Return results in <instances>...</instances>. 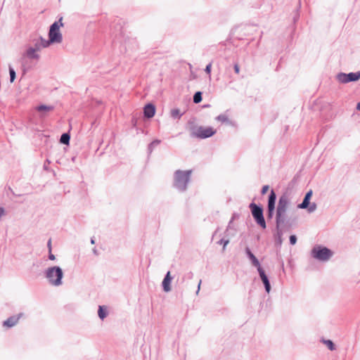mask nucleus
<instances>
[{"instance_id":"1","label":"nucleus","mask_w":360,"mask_h":360,"mask_svg":"<svg viewBox=\"0 0 360 360\" xmlns=\"http://www.w3.org/2000/svg\"><path fill=\"white\" fill-rule=\"evenodd\" d=\"M192 174L191 169H177L174 174L173 186L179 192H184L187 190L188 184L191 180Z\"/></svg>"},{"instance_id":"2","label":"nucleus","mask_w":360,"mask_h":360,"mask_svg":"<svg viewBox=\"0 0 360 360\" xmlns=\"http://www.w3.org/2000/svg\"><path fill=\"white\" fill-rule=\"evenodd\" d=\"M45 277L50 284L59 286L62 284L64 274L63 269L58 266L49 267L44 272Z\"/></svg>"},{"instance_id":"3","label":"nucleus","mask_w":360,"mask_h":360,"mask_svg":"<svg viewBox=\"0 0 360 360\" xmlns=\"http://www.w3.org/2000/svg\"><path fill=\"white\" fill-rule=\"evenodd\" d=\"M276 214L275 229L283 231H290L296 224V219L288 217L286 213H281L280 217Z\"/></svg>"},{"instance_id":"4","label":"nucleus","mask_w":360,"mask_h":360,"mask_svg":"<svg viewBox=\"0 0 360 360\" xmlns=\"http://www.w3.org/2000/svg\"><path fill=\"white\" fill-rule=\"evenodd\" d=\"M191 136L199 139H205L214 136L217 131L212 127L193 125L190 127Z\"/></svg>"},{"instance_id":"5","label":"nucleus","mask_w":360,"mask_h":360,"mask_svg":"<svg viewBox=\"0 0 360 360\" xmlns=\"http://www.w3.org/2000/svg\"><path fill=\"white\" fill-rule=\"evenodd\" d=\"M249 208L256 224L262 229H265L266 228V223L264 216V208L262 205L252 202L249 205Z\"/></svg>"},{"instance_id":"6","label":"nucleus","mask_w":360,"mask_h":360,"mask_svg":"<svg viewBox=\"0 0 360 360\" xmlns=\"http://www.w3.org/2000/svg\"><path fill=\"white\" fill-rule=\"evenodd\" d=\"M311 255L319 262H327L333 255V252L326 246L316 245L311 250Z\"/></svg>"},{"instance_id":"7","label":"nucleus","mask_w":360,"mask_h":360,"mask_svg":"<svg viewBox=\"0 0 360 360\" xmlns=\"http://www.w3.org/2000/svg\"><path fill=\"white\" fill-rule=\"evenodd\" d=\"M290 204V193L288 190L283 193L279 197L278 205L276 209V214L280 217L281 213H286V211Z\"/></svg>"},{"instance_id":"8","label":"nucleus","mask_w":360,"mask_h":360,"mask_svg":"<svg viewBox=\"0 0 360 360\" xmlns=\"http://www.w3.org/2000/svg\"><path fill=\"white\" fill-rule=\"evenodd\" d=\"M337 80L341 84L356 82L360 79V70L355 72H339L336 75Z\"/></svg>"},{"instance_id":"9","label":"nucleus","mask_w":360,"mask_h":360,"mask_svg":"<svg viewBox=\"0 0 360 360\" xmlns=\"http://www.w3.org/2000/svg\"><path fill=\"white\" fill-rule=\"evenodd\" d=\"M48 37L55 43L60 44L63 41V34L60 30V25L52 23L49 30Z\"/></svg>"},{"instance_id":"10","label":"nucleus","mask_w":360,"mask_h":360,"mask_svg":"<svg viewBox=\"0 0 360 360\" xmlns=\"http://www.w3.org/2000/svg\"><path fill=\"white\" fill-rule=\"evenodd\" d=\"M26 58L30 60H38L40 58V56L37 53L36 51H34V49H32V46H29L26 49V51L22 53V56L21 57L22 71L24 74L26 72V68L23 61Z\"/></svg>"},{"instance_id":"11","label":"nucleus","mask_w":360,"mask_h":360,"mask_svg":"<svg viewBox=\"0 0 360 360\" xmlns=\"http://www.w3.org/2000/svg\"><path fill=\"white\" fill-rule=\"evenodd\" d=\"M257 271H258L259 278L264 285L265 291L267 293H269L271 290V283H270L269 276H267V274H266V272L263 268L257 270Z\"/></svg>"},{"instance_id":"12","label":"nucleus","mask_w":360,"mask_h":360,"mask_svg":"<svg viewBox=\"0 0 360 360\" xmlns=\"http://www.w3.org/2000/svg\"><path fill=\"white\" fill-rule=\"evenodd\" d=\"M245 252L247 257L249 259V260L250 261L252 266L256 267L257 270L262 268L259 259L252 253V252L251 251L250 248L248 246L245 247Z\"/></svg>"},{"instance_id":"13","label":"nucleus","mask_w":360,"mask_h":360,"mask_svg":"<svg viewBox=\"0 0 360 360\" xmlns=\"http://www.w3.org/2000/svg\"><path fill=\"white\" fill-rule=\"evenodd\" d=\"M143 111L144 117L150 119L155 115L156 107L153 103H148L144 105Z\"/></svg>"},{"instance_id":"14","label":"nucleus","mask_w":360,"mask_h":360,"mask_svg":"<svg viewBox=\"0 0 360 360\" xmlns=\"http://www.w3.org/2000/svg\"><path fill=\"white\" fill-rule=\"evenodd\" d=\"M172 280L173 276H172L170 271H168L162 281V288L164 292H169L172 290L171 283Z\"/></svg>"},{"instance_id":"15","label":"nucleus","mask_w":360,"mask_h":360,"mask_svg":"<svg viewBox=\"0 0 360 360\" xmlns=\"http://www.w3.org/2000/svg\"><path fill=\"white\" fill-rule=\"evenodd\" d=\"M23 316V313H19L17 315H13L10 317H8L6 320L4 321L3 322V326L6 328H12L13 326H15L19 319Z\"/></svg>"},{"instance_id":"16","label":"nucleus","mask_w":360,"mask_h":360,"mask_svg":"<svg viewBox=\"0 0 360 360\" xmlns=\"http://www.w3.org/2000/svg\"><path fill=\"white\" fill-rule=\"evenodd\" d=\"M285 231L280 229L274 230L273 233V238L274 241V245L277 248H280L283 243V236Z\"/></svg>"},{"instance_id":"17","label":"nucleus","mask_w":360,"mask_h":360,"mask_svg":"<svg viewBox=\"0 0 360 360\" xmlns=\"http://www.w3.org/2000/svg\"><path fill=\"white\" fill-rule=\"evenodd\" d=\"M53 105H47L46 104H39L35 107V110L41 113L40 117L46 116V113L49 111H52L54 110Z\"/></svg>"},{"instance_id":"18","label":"nucleus","mask_w":360,"mask_h":360,"mask_svg":"<svg viewBox=\"0 0 360 360\" xmlns=\"http://www.w3.org/2000/svg\"><path fill=\"white\" fill-rule=\"evenodd\" d=\"M312 195L313 191L312 190L310 189L305 193L302 202L297 205V207L299 209H306L309 205L310 200L312 197Z\"/></svg>"},{"instance_id":"19","label":"nucleus","mask_w":360,"mask_h":360,"mask_svg":"<svg viewBox=\"0 0 360 360\" xmlns=\"http://www.w3.org/2000/svg\"><path fill=\"white\" fill-rule=\"evenodd\" d=\"M276 193L274 189H271L268 196L267 207L276 208Z\"/></svg>"},{"instance_id":"20","label":"nucleus","mask_w":360,"mask_h":360,"mask_svg":"<svg viewBox=\"0 0 360 360\" xmlns=\"http://www.w3.org/2000/svg\"><path fill=\"white\" fill-rule=\"evenodd\" d=\"M108 315V310L106 306L100 305L98 309V316L101 320L103 321Z\"/></svg>"},{"instance_id":"21","label":"nucleus","mask_w":360,"mask_h":360,"mask_svg":"<svg viewBox=\"0 0 360 360\" xmlns=\"http://www.w3.org/2000/svg\"><path fill=\"white\" fill-rule=\"evenodd\" d=\"M160 143H161V140L158 139H155L152 142H150L148 145V148H147L148 155H150L153 153L154 148L155 147H157L158 146H159L160 144Z\"/></svg>"},{"instance_id":"22","label":"nucleus","mask_w":360,"mask_h":360,"mask_svg":"<svg viewBox=\"0 0 360 360\" xmlns=\"http://www.w3.org/2000/svg\"><path fill=\"white\" fill-rule=\"evenodd\" d=\"M70 141V133L69 131L63 133L59 142L63 145L69 146Z\"/></svg>"},{"instance_id":"23","label":"nucleus","mask_w":360,"mask_h":360,"mask_svg":"<svg viewBox=\"0 0 360 360\" xmlns=\"http://www.w3.org/2000/svg\"><path fill=\"white\" fill-rule=\"evenodd\" d=\"M39 43H40V46L42 47V48H48L49 47L51 44H55L49 37L48 39H44L43 37L40 36L39 37Z\"/></svg>"},{"instance_id":"24","label":"nucleus","mask_w":360,"mask_h":360,"mask_svg":"<svg viewBox=\"0 0 360 360\" xmlns=\"http://www.w3.org/2000/svg\"><path fill=\"white\" fill-rule=\"evenodd\" d=\"M202 100V92L200 91H196L193 96V101L195 104L200 103Z\"/></svg>"},{"instance_id":"25","label":"nucleus","mask_w":360,"mask_h":360,"mask_svg":"<svg viewBox=\"0 0 360 360\" xmlns=\"http://www.w3.org/2000/svg\"><path fill=\"white\" fill-rule=\"evenodd\" d=\"M171 117L176 120V119H180L181 117L183 115V113L180 112V110L178 108H174L171 110Z\"/></svg>"},{"instance_id":"26","label":"nucleus","mask_w":360,"mask_h":360,"mask_svg":"<svg viewBox=\"0 0 360 360\" xmlns=\"http://www.w3.org/2000/svg\"><path fill=\"white\" fill-rule=\"evenodd\" d=\"M322 342L326 345L329 350L334 351L336 349V346L331 340H323Z\"/></svg>"},{"instance_id":"27","label":"nucleus","mask_w":360,"mask_h":360,"mask_svg":"<svg viewBox=\"0 0 360 360\" xmlns=\"http://www.w3.org/2000/svg\"><path fill=\"white\" fill-rule=\"evenodd\" d=\"M9 76H10V82L12 83L15 81L16 78V72L14 68L9 65L8 66Z\"/></svg>"},{"instance_id":"28","label":"nucleus","mask_w":360,"mask_h":360,"mask_svg":"<svg viewBox=\"0 0 360 360\" xmlns=\"http://www.w3.org/2000/svg\"><path fill=\"white\" fill-rule=\"evenodd\" d=\"M276 212V208L274 207H267L266 208V218L268 220H271L273 219L274 214Z\"/></svg>"},{"instance_id":"29","label":"nucleus","mask_w":360,"mask_h":360,"mask_svg":"<svg viewBox=\"0 0 360 360\" xmlns=\"http://www.w3.org/2000/svg\"><path fill=\"white\" fill-rule=\"evenodd\" d=\"M230 240L229 239H225V238H221L218 242L217 244L219 245H223L222 250L224 251L226 249V245L229 243Z\"/></svg>"},{"instance_id":"30","label":"nucleus","mask_w":360,"mask_h":360,"mask_svg":"<svg viewBox=\"0 0 360 360\" xmlns=\"http://www.w3.org/2000/svg\"><path fill=\"white\" fill-rule=\"evenodd\" d=\"M300 7V1H299V7L296 9L295 13L294 14V16L292 18L293 23L295 24L299 18H300V13H299V8Z\"/></svg>"},{"instance_id":"31","label":"nucleus","mask_w":360,"mask_h":360,"mask_svg":"<svg viewBox=\"0 0 360 360\" xmlns=\"http://www.w3.org/2000/svg\"><path fill=\"white\" fill-rule=\"evenodd\" d=\"M316 207L317 206L315 202H312V203L309 202V205L305 210H307V211L309 213H311L316 210Z\"/></svg>"},{"instance_id":"32","label":"nucleus","mask_w":360,"mask_h":360,"mask_svg":"<svg viewBox=\"0 0 360 360\" xmlns=\"http://www.w3.org/2000/svg\"><path fill=\"white\" fill-rule=\"evenodd\" d=\"M216 119L219 121H221L222 122H228L229 121V118L226 115H224V114H221L219 115H218Z\"/></svg>"},{"instance_id":"33","label":"nucleus","mask_w":360,"mask_h":360,"mask_svg":"<svg viewBox=\"0 0 360 360\" xmlns=\"http://www.w3.org/2000/svg\"><path fill=\"white\" fill-rule=\"evenodd\" d=\"M297 238L295 235L292 234V235L290 236L289 242L291 245H295L297 243Z\"/></svg>"},{"instance_id":"34","label":"nucleus","mask_w":360,"mask_h":360,"mask_svg":"<svg viewBox=\"0 0 360 360\" xmlns=\"http://www.w3.org/2000/svg\"><path fill=\"white\" fill-rule=\"evenodd\" d=\"M211 71H212V63H208L206 66H205V72L206 74L210 75H211Z\"/></svg>"},{"instance_id":"35","label":"nucleus","mask_w":360,"mask_h":360,"mask_svg":"<svg viewBox=\"0 0 360 360\" xmlns=\"http://www.w3.org/2000/svg\"><path fill=\"white\" fill-rule=\"evenodd\" d=\"M269 189V185H264L261 189V194L262 195H265L268 192Z\"/></svg>"},{"instance_id":"36","label":"nucleus","mask_w":360,"mask_h":360,"mask_svg":"<svg viewBox=\"0 0 360 360\" xmlns=\"http://www.w3.org/2000/svg\"><path fill=\"white\" fill-rule=\"evenodd\" d=\"M42 47L40 46V43L39 41H36L32 46V49H34L37 52L40 51Z\"/></svg>"},{"instance_id":"37","label":"nucleus","mask_w":360,"mask_h":360,"mask_svg":"<svg viewBox=\"0 0 360 360\" xmlns=\"http://www.w3.org/2000/svg\"><path fill=\"white\" fill-rule=\"evenodd\" d=\"M239 216H240V215H239V214L236 213V212H235V213H233V214H232V217H231V220L229 221V224H233V221L235 219H238V218H239Z\"/></svg>"},{"instance_id":"38","label":"nucleus","mask_w":360,"mask_h":360,"mask_svg":"<svg viewBox=\"0 0 360 360\" xmlns=\"http://www.w3.org/2000/svg\"><path fill=\"white\" fill-rule=\"evenodd\" d=\"M6 210L4 207H0V221L2 219V217L6 215Z\"/></svg>"},{"instance_id":"39","label":"nucleus","mask_w":360,"mask_h":360,"mask_svg":"<svg viewBox=\"0 0 360 360\" xmlns=\"http://www.w3.org/2000/svg\"><path fill=\"white\" fill-rule=\"evenodd\" d=\"M53 23H56L60 25V27H63L64 24L63 22V17H60L58 20H56Z\"/></svg>"},{"instance_id":"40","label":"nucleus","mask_w":360,"mask_h":360,"mask_svg":"<svg viewBox=\"0 0 360 360\" xmlns=\"http://www.w3.org/2000/svg\"><path fill=\"white\" fill-rule=\"evenodd\" d=\"M233 70H234V72L236 73V74H239L240 72V66L238 63H235L234 65H233Z\"/></svg>"},{"instance_id":"41","label":"nucleus","mask_w":360,"mask_h":360,"mask_svg":"<svg viewBox=\"0 0 360 360\" xmlns=\"http://www.w3.org/2000/svg\"><path fill=\"white\" fill-rule=\"evenodd\" d=\"M131 122L132 127L134 128H136V125H137V122H138L137 119L136 117H133L131 118Z\"/></svg>"},{"instance_id":"42","label":"nucleus","mask_w":360,"mask_h":360,"mask_svg":"<svg viewBox=\"0 0 360 360\" xmlns=\"http://www.w3.org/2000/svg\"><path fill=\"white\" fill-rule=\"evenodd\" d=\"M49 259L50 260H55L56 259V256L52 253V250H50V251H49Z\"/></svg>"},{"instance_id":"43","label":"nucleus","mask_w":360,"mask_h":360,"mask_svg":"<svg viewBox=\"0 0 360 360\" xmlns=\"http://www.w3.org/2000/svg\"><path fill=\"white\" fill-rule=\"evenodd\" d=\"M47 248L49 249V251L52 250V246H51V239L50 238L47 242Z\"/></svg>"},{"instance_id":"44","label":"nucleus","mask_w":360,"mask_h":360,"mask_svg":"<svg viewBox=\"0 0 360 360\" xmlns=\"http://www.w3.org/2000/svg\"><path fill=\"white\" fill-rule=\"evenodd\" d=\"M8 189L10 190L11 193L14 195V196H21V194H15L13 191L12 190V188L11 187L8 188Z\"/></svg>"},{"instance_id":"45","label":"nucleus","mask_w":360,"mask_h":360,"mask_svg":"<svg viewBox=\"0 0 360 360\" xmlns=\"http://www.w3.org/2000/svg\"><path fill=\"white\" fill-rule=\"evenodd\" d=\"M232 229V224H229V223L228 226H227V228H226V229L225 231V233L229 231V229Z\"/></svg>"},{"instance_id":"46","label":"nucleus","mask_w":360,"mask_h":360,"mask_svg":"<svg viewBox=\"0 0 360 360\" xmlns=\"http://www.w3.org/2000/svg\"><path fill=\"white\" fill-rule=\"evenodd\" d=\"M187 276H188V278H192L193 274L191 271H190L189 273H188Z\"/></svg>"},{"instance_id":"47","label":"nucleus","mask_w":360,"mask_h":360,"mask_svg":"<svg viewBox=\"0 0 360 360\" xmlns=\"http://www.w3.org/2000/svg\"><path fill=\"white\" fill-rule=\"evenodd\" d=\"M356 109L359 111H360V101L357 103Z\"/></svg>"},{"instance_id":"48","label":"nucleus","mask_w":360,"mask_h":360,"mask_svg":"<svg viewBox=\"0 0 360 360\" xmlns=\"http://www.w3.org/2000/svg\"><path fill=\"white\" fill-rule=\"evenodd\" d=\"M200 284H201V280L200 281L198 285V290H197V292L196 293H198L199 290H200Z\"/></svg>"},{"instance_id":"49","label":"nucleus","mask_w":360,"mask_h":360,"mask_svg":"<svg viewBox=\"0 0 360 360\" xmlns=\"http://www.w3.org/2000/svg\"><path fill=\"white\" fill-rule=\"evenodd\" d=\"M93 252H94L95 255H98V251H97V250H96V248H94L93 249Z\"/></svg>"},{"instance_id":"50","label":"nucleus","mask_w":360,"mask_h":360,"mask_svg":"<svg viewBox=\"0 0 360 360\" xmlns=\"http://www.w3.org/2000/svg\"><path fill=\"white\" fill-rule=\"evenodd\" d=\"M219 230V228L218 227L216 231L214 232L213 235H212V238L217 234V231Z\"/></svg>"},{"instance_id":"51","label":"nucleus","mask_w":360,"mask_h":360,"mask_svg":"<svg viewBox=\"0 0 360 360\" xmlns=\"http://www.w3.org/2000/svg\"><path fill=\"white\" fill-rule=\"evenodd\" d=\"M91 243L94 244L95 243V239L94 237L91 238Z\"/></svg>"},{"instance_id":"52","label":"nucleus","mask_w":360,"mask_h":360,"mask_svg":"<svg viewBox=\"0 0 360 360\" xmlns=\"http://www.w3.org/2000/svg\"><path fill=\"white\" fill-rule=\"evenodd\" d=\"M76 159H77V157L74 156V157L72 158V162H75Z\"/></svg>"},{"instance_id":"53","label":"nucleus","mask_w":360,"mask_h":360,"mask_svg":"<svg viewBox=\"0 0 360 360\" xmlns=\"http://www.w3.org/2000/svg\"><path fill=\"white\" fill-rule=\"evenodd\" d=\"M210 104H207V105H205L203 107H204V108H208V107H210Z\"/></svg>"},{"instance_id":"54","label":"nucleus","mask_w":360,"mask_h":360,"mask_svg":"<svg viewBox=\"0 0 360 360\" xmlns=\"http://www.w3.org/2000/svg\"><path fill=\"white\" fill-rule=\"evenodd\" d=\"M46 167H47V165H44V168L45 169H46Z\"/></svg>"}]
</instances>
